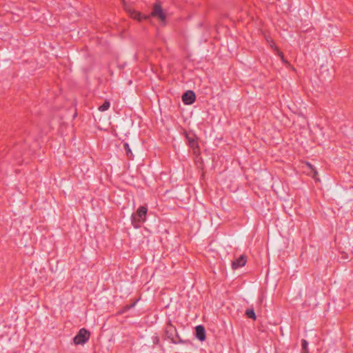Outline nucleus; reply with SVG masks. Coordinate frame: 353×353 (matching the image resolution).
<instances>
[{"label":"nucleus","instance_id":"f257e3e1","mask_svg":"<svg viewBox=\"0 0 353 353\" xmlns=\"http://www.w3.org/2000/svg\"><path fill=\"white\" fill-rule=\"evenodd\" d=\"M147 212V208L141 206L137 209L135 214H132V224L134 228H140L141 225L145 221Z\"/></svg>","mask_w":353,"mask_h":353},{"label":"nucleus","instance_id":"f03ea898","mask_svg":"<svg viewBox=\"0 0 353 353\" xmlns=\"http://www.w3.org/2000/svg\"><path fill=\"white\" fill-rule=\"evenodd\" d=\"M90 333L85 328H81L77 334L74 337L73 341L75 345L85 344L90 339Z\"/></svg>","mask_w":353,"mask_h":353},{"label":"nucleus","instance_id":"7ed1b4c3","mask_svg":"<svg viewBox=\"0 0 353 353\" xmlns=\"http://www.w3.org/2000/svg\"><path fill=\"white\" fill-rule=\"evenodd\" d=\"M151 15L157 19L162 25L165 23L166 15L159 4L156 3L154 6Z\"/></svg>","mask_w":353,"mask_h":353},{"label":"nucleus","instance_id":"20e7f679","mask_svg":"<svg viewBox=\"0 0 353 353\" xmlns=\"http://www.w3.org/2000/svg\"><path fill=\"white\" fill-rule=\"evenodd\" d=\"M125 10L132 19L138 21H141L142 20H145L149 18L148 15H145L130 7L125 6Z\"/></svg>","mask_w":353,"mask_h":353},{"label":"nucleus","instance_id":"39448f33","mask_svg":"<svg viewBox=\"0 0 353 353\" xmlns=\"http://www.w3.org/2000/svg\"><path fill=\"white\" fill-rule=\"evenodd\" d=\"M196 99V95L192 90L185 92L182 96L183 102L186 105L192 104Z\"/></svg>","mask_w":353,"mask_h":353},{"label":"nucleus","instance_id":"423d86ee","mask_svg":"<svg viewBox=\"0 0 353 353\" xmlns=\"http://www.w3.org/2000/svg\"><path fill=\"white\" fill-rule=\"evenodd\" d=\"M186 138L188 141V144L190 148H192L194 154H197L199 152V148L198 146L197 141L194 139V137H191L189 134H186Z\"/></svg>","mask_w":353,"mask_h":353},{"label":"nucleus","instance_id":"0eeeda50","mask_svg":"<svg viewBox=\"0 0 353 353\" xmlns=\"http://www.w3.org/2000/svg\"><path fill=\"white\" fill-rule=\"evenodd\" d=\"M246 261V256L245 255H241L237 259L232 261V268L234 270L241 268L245 265Z\"/></svg>","mask_w":353,"mask_h":353},{"label":"nucleus","instance_id":"6e6552de","mask_svg":"<svg viewBox=\"0 0 353 353\" xmlns=\"http://www.w3.org/2000/svg\"><path fill=\"white\" fill-rule=\"evenodd\" d=\"M196 338L201 341L205 339V331L203 326L197 325L196 327Z\"/></svg>","mask_w":353,"mask_h":353},{"label":"nucleus","instance_id":"1a4fd4ad","mask_svg":"<svg viewBox=\"0 0 353 353\" xmlns=\"http://www.w3.org/2000/svg\"><path fill=\"white\" fill-rule=\"evenodd\" d=\"M306 165L308 167V168L310 170V172L312 174V178H314L315 180H319L316 176L318 175V172L314 168V167L310 163H306Z\"/></svg>","mask_w":353,"mask_h":353},{"label":"nucleus","instance_id":"9d476101","mask_svg":"<svg viewBox=\"0 0 353 353\" xmlns=\"http://www.w3.org/2000/svg\"><path fill=\"white\" fill-rule=\"evenodd\" d=\"M110 103L108 101H105V102L99 107V110L101 112H104L108 110L110 108Z\"/></svg>","mask_w":353,"mask_h":353},{"label":"nucleus","instance_id":"9b49d317","mask_svg":"<svg viewBox=\"0 0 353 353\" xmlns=\"http://www.w3.org/2000/svg\"><path fill=\"white\" fill-rule=\"evenodd\" d=\"M245 314L250 319H252L254 320L256 319V315H255L254 310H252V309L247 310L246 312H245Z\"/></svg>","mask_w":353,"mask_h":353},{"label":"nucleus","instance_id":"f8f14e48","mask_svg":"<svg viewBox=\"0 0 353 353\" xmlns=\"http://www.w3.org/2000/svg\"><path fill=\"white\" fill-rule=\"evenodd\" d=\"M302 349H303V353H309V350H308V343L307 342L306 340L305 339H303L302 340Z\"/></svg>","mask_w":353,"mask_h":353},{"label":"nucleus","instance_id":"ddd939ff","mask_svg":"<svg viewBox=\"0 0 353 353\" xmlns=\"http://www.w3.org/2000/svg\"><path fill=\"white\" fill-rule=\"evenodd\" d=\"M124 148L125 150V152H126L128 157L131 158L132 157V152L130 148L128 143H125L124 144Z\"/></svg>","mask_w":353,"mask_h":353},{"label":"nucleus","instance_id":"4468645a","mask_svg":"<svg viewBox=\"0 0 353 353\" xmlns=\"http://www.w3.org/2000/svg\"><path fill=\"white\" fill-rule=\"evenodd\" d=\"M275 50H276L278 54L281 57V59L282 60V61L283 63H285L287 64H288V62L284 59V56H283V54L282 52L279 51L277 48H276V46H275Z\"/></svg>","mask_w":353,"mask_h":353}]
</instances>
